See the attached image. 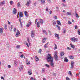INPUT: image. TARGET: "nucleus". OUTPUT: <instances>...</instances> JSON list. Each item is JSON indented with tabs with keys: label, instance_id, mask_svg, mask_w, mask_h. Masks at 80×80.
Wrapping results in <instances>:
<instances>
[{
	"label": "nucleus",
	"instance_id": "obj_31",
	"mask_svg": "<svg viewBox=\"0 0 80 80\" xmlns=\"http://www.w3.org/2000/svg\"><path fill=\"white\" fill-rule=\"evenodd\" d=\"M69 58H70V59H73L74 58H73V56H69Z\"/></svg>",
	"mask_w": 80,
	"mask_h": 80
},
{
	"label": "nucleus",
	"instance_id": "obj_5",
	"mask_svg": "<svg viewBox=\"0 0 80 80\" xmlns=\"http://www.w3.org/2000/svg\"><path fill=\"white\" fill-rule=\"evenodd\" d=\"M30 3H31V1H30V0H29L27 1V3H26V5L27 7H28V6L30 5Z\"/></svg>",
	"mask_w": 80,
	"mask_h": 80
},
{
	"label": "nucleus",
	"instance_id": "obj_22",
	"mask_svg": "<svg viewBox=\"0 0 80 80\" xmlns=\"http://www.w3.org/2000/svg\"><path fill=\"white\" fill-rule=\"evenodd\" d=\"M42 4H44L45 3V0H40Z\"/></svg>",
	"mask_w": 80,
	"mask_h": 80
},
{
	"label": "nucleus",
	"instance_id": "obj_27",
	"mask_svg": "<svg viewBox=\"0 0 80 80\" xmlns=\"http://www.w3.org/2000/svg\"><path fill=\"white\" fill-rule=\"evenodd\" d=\"M17 7L18 8H19L20 7V2H18L17 4Z\"/></svg>",
	"mask_w": 80,
	"mask_h": 80
},
{
	"label": "nucleus",
	"instance_id": "obj_3",
	"mask_svg": "<svg viewBox=\"0 0 80 80\" xmlns=\"http://www.w3.org/2000/svg\"><path fill=\"white\" fill-rule=\"evenodd\" d=\"M55 54L54 55V58L55 60H56V61H57L58 60V56H57V53H56V52H55Z\"/></svg>",
	"mask_w": 80,
	"mask_h": 80
},
{
	"label": "nucleus",
	"instance_id": "obj_53",
	"mask_svg": "<svg viewBox=\"0 0 80 80\" xmlns=\"http://www.w3.org/2000/svg\"><path fill=\"white\" fill-rule=\"evenodd\" d=\"M8 67L9 68H11V66L10 65H8Z\"/></svg>",
	"mask_w": 80,
	"mask_h": 80
},
{
	"label": "nucleus",
	"instance_id": "obj_17",
	"mask_svg": "<svg viewBox=\"0 0 80 80\" xmlns=\"http://www.w3.org/2000/svg\"><path fill=\"white\" fill-rule=\"evenodd\" d=\"M5 4V1H2L0 3V5H3Z\"/></svg>",
	"mask_w": 80,
	"mask_h": 80
},
{
	"label": "nucleus",
	"instance_id": "obj_49",
	"mask_svg": "<svg viewBox=\"0 0 80 80\" xmlns=\"http://www.w3.org/2000/svg\"><path fill=\"white\" fill-rule=\"evenodd\" d=\"M20 57H21V58H23V55L22 54V55L20 56Z\"/></svg>",
	"mask_w": 80,
	"mask_h": 80
},
{
	"label": "nucleus",
	"instance_id": "obj_44",
	"mask_svg": "<svg viewBox=\"0 0 80 80\" xmlns=\"http://www.w3.org/2000/svg\"><path fill=\"white\" fill-rule=\"evenodd\" d=\"M45 66H46V67H48V68H49V65L47 64H46L45 65Z\"/></svg>",
	"mask_w": 80,
	"mask_h": 80
},
{
	"label": "nucleus",
	"instance_id": "obj_41",
	"mask_svg": "<svg viewBox=\"0 0 80 80\" xmlns=\"http://www.w3.org/2000/svg\"><path fill=\"white\" fill-rule=\"evenodd\" d=\"M48 33H49V35H52V33H51V31H50V30L48 31Z\"/></svg>",
	"mask_w": 80,
	"mask_h": 80
},
{
	"label": "nucleus",
	"instance_id": "obj_32",
	"mask_svg": "<svg viewBox=\"0 0 80 80\" xmlns=\"http://www.w3.org/2000/svg\"><path fill=\"white\" fill-rule=\"evenodd\" d=\"M10 5H12V4H13V1H10Z\"/></svg>",
	"mask_w": 80,
	"mask_h": 80
},
{
	"label": "nucleus",
	"instance_id": "obj_28",
	"mask_svg": "<svg viewBox=\"0 0 80 80\" xmlns=\"http://www.w3.org/2000/svg\"><path fill=\"white\" fill-rule=\"evenodd\" d=\"M57 22L58 25H61V23H60V21H57Z\"/></svg>",
	"mask_w": 80,
	"mask_h": 80
},
{
	"label": "nucleus",
	"instance_id": "obj_18",
	"mask_svg": "<svg viewBox=\"0 0 80 80\" xmlns=\"http://www.w3.org/2000/svg\"><path fill=\"white\" fill-rule=\"evenodd\" d=\"M64 55H65V53H64V52H60V55L61 57L63 56Z\"/></svg>",
	"mask_w": 80,
	"mask_h": 80
},
{
	"label": "nucleus",
	"instance_id": "obj_6",
	"mask_svg": "<svg viewBox=\"0 0 80 80\" xmlns=\"http://www.w3.org/2000/svg\"><path fill=\"white\" fill-rule=\"evenodd\" d=\"M73 65H74V62H71V68L72 69L73 68Z\"/></svg>",
	"mask_w": 80,
	"mask_h": 80
},
{
	"label": "nucleus",
	"instance_id": "obj_60",
	"mask_svg": "<svg viewBox=\"0 0 80 80\" xmlns=\"http://www.w3.org/2000/svg\"><path fill=\"white\" fill-rule=\"evenodd\" d=\"M31 80H34V79L33 78L31 77Z\"/></svg>",
	"mask_w": 80,
	"mask_h": 80
},
{
	"label": "nucleus",
	"instance_id": "obj_37",
	"mask_svg": "<svg viewBox=\"0 0 80 80\" xmlns=\"http://www.w3.org/2000/svg\"><path fill=\"white\" fill-rule=\"evenodd\" d=\"M44 40H47V38H45L44 39H43V40L42 41V43H45V41H43Z\"/></svg>",
	"mask_w": 80,
	"mask_h": 80
},
{
	"label": "nucleus",
	"instance_id": "obj_23",
	"mask_svg": "<svg viewBox=\"0 0 80 80\" xmlns=\"http://www.w3.org/2000/svg\"><path fill=\"white\" fill-rule=\"evenodd\" d=\"M37 27L38 28H39V27H40V22H37Z\"/></svg>",
	"mask_w": 80,
	"mask_h": 80
},
{
	"label": "nucleus",
	"instance_id": "obj_30",
	"mask_svg": "<svg viewBox=\"0 0 80 80\" xmlns=\"http://www.w3.org/2000/svg\"><path fill=\"white\" fill-rule=\"evenodd\" d=\"M54 45L55 46V47L54 48V49L56 50V49L57 48V45H56V44H55Z\"/></svg>",
	"mask_w": 80,
	"mask_h": 80
},
{
	"label": "nucleus",
	"instance_id": "obj_25",
	"mask_svg": "<svg viewBox=\"0 0 80 80\" xmlns=\"http://www.w3.org/2000/svg\"><path fill=\"white\" fill-rule=\"evenodd\" d=\"M51 64L50 65H51V66H52V67H54V63H53V62H51Z\"/></svg>",
	"mask_w": 80,
	"mask_h": 80
},
{
	"label": "nucleus",
	"instance_id": "obj_9",
	"mask_svg": "<svg viewBox=\"0 0 80 80\" xmlns=\"http://www.w3.org/2000/svg\"><path fill=\"white\" fill-rule=\"evenodd\" d=\"M48 43H49V42H48L44 46V47L45 48H48V46L47 45H48Z\"/></svg>",
	"mask_w": 80,
	"mask_h": 80
},
{
	"label": "nucleus",
	"instance_id": "obj_64",
	"mask_svg": "<svg viewBox=\"0 0 80 80\" xmlns=\"http://www.w3.org/2000/svg\"><path fill=\"white\" fill-rule=\"evenodd\" d=\"M20 24L21 27H22V22H20Z\"/></svg>",
	"mask_w": 80,
	"mask_h": 80
},
{
	"label": "nucleus",
	"instance_id": "obj_4",
	"mask_svg": "<svg viewBox=\"0 0 80 80\" xmlns=\"http://www.w3.org/2000/svg\"><path fill=\"white\" fill-rule=\"evenodd\" d=\"M71 40H72V42H77L78 40V38H75L74 37H73V38H71Z\"/></svg>",
	"mask_w": 80,
	"mask_h": 80
},
{
	"label": "nucleus",
	"instance_id": "obj_56",
	"mask_svg": "<svg viewBox=\"0 0 80 80\" xmlns=\"http://www.w3.org/2000/svg\"><path fill=\"white\" fill-rule=\"evenodd\" d=\"M26 45L28 47H29V46L28 45V43H26Z\"/></svg>",
	"mask_w": 80,
	"mask_h": 80
},
{
	"label": "nucleus",
	"instance_id": "obj_46",
	"mask_svg": "<svg viewBox=\"0 0 80 80\" xmlns=\"http://www.w3.org/2000/svg\"><path fill=\"white\" fill-rule=\"evenodd\" d=\"M17 48H20V46L18 45H17L16 46Z\"/></svg>",
	"mask_w": 80,
	"mask_h": 80
},
{
	"label": "nucleus",
	"instance_id": "obj_59",
	"mask_svg": "<svg viewBox=\"0 0 80 80\" xmlns=\"http://www.w3.org/2000/svg\"><path fill=\"white\" fill-rule=\"evenodd\" d=\"M8 24H9V25H10V22H9L8 21Z\"/></svg>",
	"mask_w": 80,
	"mask_h": 80
},
{
	"label": "nucleus",
	"instance_id": "obj_16",
	"mask_svg": "<svg viewBox=\"0 0 80 80\" xmlns=\"http://www.w3.org/2000/svg\"><path fill=\"white\" fill-rule=\"evenodd\" d=\"M28 73L29 75H32V70H31L28 71Z\"/></svg>",
	"mask_w": 80,
	"mask_h": 80
},
{
	"label": "nucleus",
	"instance_id": "obj_36",
	"mask_svg": "<svg viewBox=\"0 0 80 80\" xmlns=\"http://www.w3.org/2000/svg\"><path fill=\"white\" fill-rule=\"evenodd\" d=\"M68 74H69V75H72V73L71 72V71H69Z\"/></svg>",
	"mask_w": 80,
	"mask_h": 80
},
{
	"label": "nucleus",
	"instance_id": "obj_50",
	"mask_svg": "<svg viewBox=\"0 0 80 80\" xmlns=\"http://www.w3.org/2000/svg\"><path fill=\"white\" fill-rule=\"evenodd\" d=\"M46 12H48V7L46 8Z\"/></svg>",
	"mask_w": 80,
	"mask_h": 80
},
{
	"label": "nucleus",
	"instance_id": "obj_39",
	"mask_svg": "<svg viewBox=\"0 0 80 80\" xmlns=\"http://www.w3.org/2000/svg\"><path fill=\"white\" fill-rule=\"evenodd\" d=\"M42 51V49H40L38 51V53H41V52Z\"/></svg>",
	"mask_w": 80,
	"mask_h": 80
},
{
	"label": "nucleus",
	"instance_id": "obj_48",
	"mask_svg": "<svg viewBox=\"0 0 80 80\" xmlns=\"http://www.w3.org/2000/svg\"><path fill=\"white\" fill-rule=\"evenodd\" d=\"M54 18L55 19H56V20H57V16H54Z\"/></svg>",
	"mask_w": 80,
	"mask_h": 80
},
{
	"label": "nucleus",
	"instance_id": "obj_47",
	"mask_svg": "<svg viewBox=\"0 0 80 80\" xmlns=\"http://www.w3.org/2000/svg\"><path fill=\"white\" fill-rule=\"evenodd\" d=\"M62 5H63V6H64V7H67V5H65V4H64V3H62Z\"/></svg>",
	"mask_w": 80,
	"mask_h": 80
},
{
	"label": "nucleus",
	"instance_id": "obj_45",
	"mask_svg": "<svg viewBox=\"0 0 80 80\" xmlns=\"http://www.w3.org/2000/svg\"><path fill=\"white\" fill-rule=\"evenodd\" d=\"M75 29H76V30H77L78 29V27H77V26H75Z\"/></svg>",
	"mask_w": 80,
	"mask_h": 80
},
{
	"label": "nucleus",
	"instance_id": "obj_11",
	"mask_svg": "<svg viewBox=\"0 0 80 80\" xmlns=\"http://www.w3.org/2000/svg\"><path fill=\"white\" fill-rule=\"evenodd\" d=\"M18 69L19 70H20V71H21V69H22V70L23 69L24 67L23 66L21 65L20 67H18Z\"/></svg>",
	"mask_w": 80,
	"mask_h": 80
},
{
	"label": "nucleus",
	"instance_id": "obj_61",
	"mask_svg": "<svg viewBox=\"0 0 80 80\" xmlns=\"http://www.w3.org/2000/svg\"><path fill=\"white\" fill-rule=\"evenodd\" d=\"M63 33H66V30H64V31H63Z\"/></svg>",
	"mask_w": 80,
	"mask_h": 80
},
{
	"label": "nucleus",
	"instance_id": "obj_7",
	"mask_svg": "<svg viewBox=\"0 0 80 80\" xmlns=\"http://www.w3.org/2000/svg\"><path fill=\"white\" fill-rule=\"evenodd\" d=\"M24 15H25L26 17H28V12L26 11H24Z\"/></svg>",
	"mask_w": 80,
	"mask_h": 80
},
{
	"label": "nucleus",
	"instance_id": "obj_52",
	"mask_svg": "<svg viewBox=\"0 0 80 80\" xmlns=\"http://www.w3.org/2000/svg\"><path fill=\"white\" fill-rule=\"evenodd\" d=\"M68 23L71 25V24H72V22H70V21H68Z\"/></svg>",
	"mask_w": 80,
	"mask_h": 80
},
{
	"label": "nucleus",
	"instance_id": "obj_15",
	"mask_svg": "<svg viewBox=\"0 0 80 80\" xmlns=\"http://www.w3.org/2000/svg\"><path fill=\"white\" fill-rule=\"evenodd\" d=\"M20 35V32L19 31H18L16 33V37H18V35Z\"/></svg>",
	"mask_w": 80,
	"mask_h": 80
},
{
	"label": "nucleus",
	"instance_id": "obj_29",
	"mask_svg": "<svg viewBox=\"0 0 80 80\" xmlns=\"http://www.w3.org/2000/svg\"><path fill=\"white\" fill-rule=\"evenodd\" d=\"M3 33V29L2 28H0V33Z\"/></svg>",
	"mask_w": 80,
	"mask_h": 80
},
{
	"label": "nucleus",
	"instance_id": "obj_34",
	"mask_svg": "<svg viewBox=\"0 0 80 80\" xmlns=\"http://www.w3.org/2000/svg\"><path fill=\"white\" fill-rule=\"evenodd\" d=\"M52 22H53L52 24L54 25H56V22L55 21H52Z\"/></svg>",
	"mask_w": 80,
	"mask_h": 80
},
{
	"label": "nucleus",
	"instance_id": "obj_38",
	"mask_svg": "<svg viewBox=\"0 0 80 80\" xmlns=\"http://www.w3.org/2000/svg\"><path fill=\"white\" fill-rule=\"evenodd\" d=\"M67 13L68 15L70 16V15H71V12H67Z\"/></svg>",
	"mask_w": 80,
	"mask_h": 80
},
{
	"label": "nucleus",
	"instance_id": "obj_43",
	"mask_svg": "<svg viewBox=\"0 0 80 80\" xmlns=\"http://www.w3.org/2000/svg\"><path fill=\"white\" fill-rule=\"evenodd\" d=\"M66 80H70V78L68 77H66Z\"/></svg>",
	"mask_w": 80,
	"mask_h": 80
},
{
	"label": "nucleus",
	"instance_id": "obj_1",
	"mask_svg": "<svg viewBox=\"0 0 80 80\" xmlns=\"http://www.w3.org/2000/svg\"><path fill=\"white\" fill-rule=\"evenodd\" d=\"M47 61L48 62H53V58L52 57V55L50 54H48V57L47 58Z\"/></svg>",
	"mask_w": 80,
	"mask_h": 80
},
{
	"label": "nucleus",
	"instance_id": "obj_8",
	"mask_svg": "<svg viewBox=\"0 0 80 80\" xmlns=\"http://www.w3.org/2000/svg\"><path fill=\"white\" fill-rule=\"evenodd\" d=\"M39 23H41V24H43V19H41L39 20Z\"/></svg>",
	"mask_w": 80,
	"mask_h": 80
},
{
	"label": "nucleus",
	"instance_id": "obj_57",
	"mask_svg": "<svg viewBox=\"0 0 80 80\" xmlns=\"http://www.w3.org/2000/svg\"><path fill=\"white\" fill-rule=\"evenodd\" d=\"M28 43H29V45H30V42H29L30 41L29 40V39H28Z\"/></svg>",
	"mask_w": 80,
	"mask_h": 80
},
{
	"label": "nucleus",
	"instance_id": "obj_54",
	"mask_svg": "<svg viewBox=\"0 0 80 80\" xmlns=\"http://www.w3.org/2000/svg\"><path fill=\"white\" fill-rule=\"evenodd\" d=\"M17 30V29H16V28H14L13 30L14 32H15V31H16V30Z\"/></svg>",
	"mask_w": 80,
	"mask_h": 80
},
{
	"label": "nucleus",
	"instance_id": "obj_26",
	"mask_svg": "<svg viewBox=\"0 0 80 80\" xmlns=\"http://www.w3.org/2000/svg\"><path fill=\"white\" fill-rule=\"evenodd\" d=\"M42 32H43V33H45V35H48V33H47L46 31H45V30H43Z\"/></svg>",
	"mask_w": 80,
	"mask_h": 80
},
{
	"label": "nucleus",
	"instance_id": "obj_14",
	"mask_svg": "<svg viewBox=\"0 0 80 80\" xmlns=\"http://www.w3.org/2000/svg\"><path fill=\"white\" fill-rule=\"evenodd\" d=\"M13 14H16L17 13V10L15 8H14V10H13Z\"/></svg>",
	"mask_w": 80,
	"mask_h": 80
},
{
	"label": "nucleus",
	"instance_id": "obj_21",
	"mask_svg": "<svg viewBox=\"0 0 80 80\" xmlns=\"http://www.w3.org/2000/svg\"><path fill=\"white\" fill-rule=\"evenodd\" d=\"M64 62H68V60L67 59V58H64Z\"/></svg>",
	"mask_w": 80,
	"mask_h": 80
},
{
	"label": "nucleus",
	"instance_id": "obj_35",
	"mask_svg": "<svg viewBox=\"0 0 80 80\" xmlns=\"http://www.w3.org/2000/svg\"><path fill=\"white\" fill-rule=\"evenodd\" d=\"M76 13V17H77V18H79V16H78V14H77V12H75Z\"/></svg>",
	"mask_w": 80,
	"mask_h": 80
},
{
	"label": "nucleus",
	"instance_id": "obj_42",
	"mask_svg": "<svg viewBox=\"0 0 80 80\" xmlns=\"http://www.w3.org/2000/svg\"><path fill=\"white\" fill-rule=\"evenodd\" d=\"M78 33L79 35H80V30H78Z\"/></svg>",
	"mask_w": 80,
	"mask_h": 80
},
{
	"label": "nucleus",
	"instance_id": "obj_19",
	"mask_svg": "<svg viewBox=\"0 0 80 80\" xmlns=\"http://www.w3.org/2000/svg\"><path fill=\"white\" fill-rule=\"evenodd\" d=\"M30 61H28V59H27V61L26 62V63L27 65H30Z\"/></svg>",
	"mask_w": 80,
	"mask_h": 80
},
{
	"label": "nucleus",
	"instance_id": "obj_58",
	"mask_svg": "<svg viewBox=\"0 0 80 80\" xmlns=\"http://www.w3.org/2000/svg\"><path fill=\"white\" fill-rule=\"evenodd\" d=\"M19 22H20V23L22 22V21H21V19H19Z\"/></svg>",
	"mask_w": 80,
	"mask_h": 80
},
{
	"label": "nucleus",
	"instance_id": "obj_10",
	"mask_svg": "<svg viewBox=\"0 0 80 80\" xmlns=\"http://www.w3.org/2000/svg\"><path fill=\"white\" fill-rule=\"evenodd\" d=\"M54 35H55V37H57L58 39H60V37H59V35L58 34H57V33H55L54 34Z\"/></svg>",
	"mask_w": 80,
	"mask_h": 80
},
{
	"label": "nucleus",
	"instance_id": "obj_20",
	"mask_svg": "<svg viewBox=\"0 0 80 80\" xmlns=\"http://www.w3.org/2000/svg\"><path fill=\"white\" fill-rule=\"evenodd\" d=\"M19 16L20 17H23V13H22V12L21 13L20 12Z\"/></svg>",
	"mask_w": 80,
	"mask_h": 80
},
{
	"label": "nucleus",
	"instance_id": "obj_24",
	"mask_svg": "<svg viewBox=\"0 0 80 80\" xmlns=\"http://www.w3.org/2000/svg\"><path fill=\"white\" fill-rule=\"evenodd\" d=\"M70 45L71 47V48H75V46H74V45H73V44H72V43H71L70 44Z\"/></svg>",
	"mask_w": 80,
	"mask_h": 80
},
{
	"label": "nucleus",
	"instance_id": "obj_13",
	"mask_svg": "<svg viewBox=\"0 0 80 80\" xmlns=\"http://www.w3.org/2000/svg\"><path fill=\"white\" fill-rule=\"evenodd\" d=\"M35 61L36 62H38L39 61V59L38 58V57L37 56H35Z\"/></svg>",
	"mask_w": 80,
	"mask_h": 80
},
{
	"label": "nucleus",
	"instance_id": "obj_62",
	"mask_svg": "<svg viewBox=\"0 0 80 80\" xmlns=\"http://www.w3.org/2000/svg\"><path fill=\"white\" fill-rule=\"evenodd\" d=\"M52 12L51 11H50V12H49L50 14L51 15V14H52Z\"/></svg>",
	"mask_w": 80,
	"mask_h": 80
},
{
	"label": "nucleus",
	"instance_id": "obj_12",
	"mask_svg": "<svg viewBox=\"0 0 80 80\" xmlns=\"http://www.w3.org/2000/svg\"><path fill=\"white\" fill-rule=\"evenodd\" d=\"M31 24H32V22H31V21H30V22H29L26 25L27 27H29V26H30V25H31Z\"/></svg>",
	"mask_w": 80,
	"mask_h": 80
},
{
	"label": "nucleus",
	"instance_id": "obj_51",
	"mask_svg": "<svg viewBox=\"0 0 80 80\" xmlns=\"http://www.w3.org/2000/svg\"><path fill=\"white\" fill-rule=\"evenodd\" d=\"M67 48L68 50H71V48H70L68 47Z\"/></svg>",
	"mask_w": 80,
	"mask_h": 80
},
{
	"label": "nucleus",
	"instance_id": "obj_33",
	"mask_svg": "<svg viewBox=\"0 0 80 80\" xmlns=\"http://www.w3.org/2000/svg\"><path fill=\"white\" fill-rule=\"evenodd\" d=\"M56 27H58V30H60V27L58 25H57Z\"/></svg>",
	"mask_w": 80,
	"mask_h": 80
},
{
	"label": "nucleus",
	"instance_id": "obj_55",
	"mask_svg": "<svg viewBox=\"0 0 80 80\" xmlns=\"http://www.w3.org/2000/svg\"><path fill=\"white\" fill-rule=\"evenodd\" d=\"M1 79H2V80H4V78H3V77H1Z\"/></svg>",
	"mask_w": 80,
	"mask_h": 80
},
{
	"label": "nucleus",
	"instance_id": "obj_40",
	"mask_svg": "<svg viewBox=\"0 0 80 80\" xmlns=\"http://www.w3.org/2000/svg\"><path fill=\"white\" fill-rule=\"evenodd\" d=\"M4 29L5 30H7V26L6 25H5Z\"/></svg>",
	"mask_w": 80,
	"mask_h": 80
},
{
	"label": "nucleus",
	"instance_id": "obj_63",
	"mask_svg": "<svg viewBox=\"0 0 80 80\" xmlns=\"http://www.w3.org/2000/svg\"><path fill=\"white\" fill-rule=\"evenodd\" d=\"M62 1L63 2H64V3H65V2H66L65 1V0H62Z\"/></svg>",
	"mask_w": 80,
	"mask_h": 80
},
{
	"label": "nucleus",
	"instance_id": "obj_2",
	"mask_svg": "<svg viewBox=\"0 0 80 80\" xmlns=\"http://www.w3.org/2000/svg\"><path fill=\"white\" fill-rule=\"evenodd\" d=\"M31 36L32 38H33L35 37V31H34L33 30L31 31Z\"/></svg>",
	"mask_w": 80,
	"mask_h": 80
}]
</instances>
